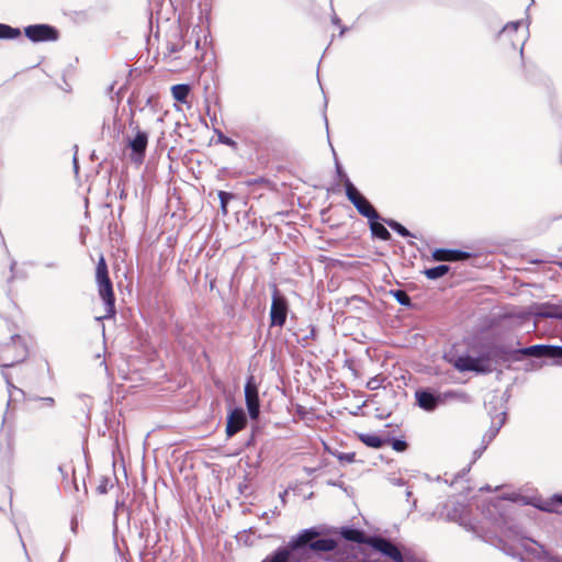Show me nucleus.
I'll return each instance as SVG.
<instances>
[{
  "instance_id": "1",
  "label": "nucleus",
  "mask_w": 562,
  "mask_h": 562,
  "mask_svg": "<svg viewBox=\"0 0 562 562\" xmlns=\"http://www.w3.org/2000/svg\"><path fill=\"white\" fill-rule=\"evenodd\" d=\"M317 527L303 529L286 546L279 547L261 562H316L323 553L338 548L337 540L321 537Z\"/></svg>"
},
{
  "instance_id": "2",
  "label": "nucleus",
  "mask_w": 562,
  "mask_h": 562,
  "mask_svg": "<svg viewBox=\"0 0 562 562\" xmlns=\"http://www.w3.org/2000/svg\"><path fill=\"white\" fill-rule=\"evenodd\" d=\"M95 281L98 284V292L104 303L105 314L98 319L113 318L116 314L115 295L113 292V284L109 277L108 265L103 256L100 257L95 269Z\"/></svg>"
},
{
  "instance_id": "3",
  "label": "nucleus",
  "mask_w": 562,
  "mask_h": 562,
  "mask_svg": "<svg viewBox=\"0 0 562 562\" xmlns=\"http://www.w3.org/2000/svg\"><path fill=\"white\" fill-rule=\"evenodd\" d=\"M29 356L26 339L21 335H11L9 341L0 345V367L11 368L23 362Z\"/></svg>"
},
{
  "instance_id": "4",
  "label": "nucleus",
  "mask_w": 562,
  "mask_h": 562,
  "mask_svg": "<svg viewBox=\"0 0 562 562\" xmlns=\"http://www.w3.org/2000/svg\"><path fill=\"white\" fill-rule=\"evenodd\" d=\"M345 192L347 199L356 207L358 213L369 220H382L380 213L375 210L372 203L358 190V188L350 181V178H345Z\"/></svg>"
},
{
  "instance_id": "5",
  "label": "nucleus",
  "mask_w": 562,
  "mask_h": 562,
  "mask_svg": "<svg viewBox=\"0 0 562 562\" xmlns=\"http://www.w3.org/2000/svg\"><path fill=\"white\" fill-rule=\"evenodd\" d=\"M503 550L513 557L526 553L537 562H562V560L549 555L541 544L528 538L520 539L516 547L504 546Z\"/></svg>"
},
{
  "instance_id": "6",
  "label": "nucleus",
  "mask_w": 562,
  "mask_h": 562,
  "mask_svg": "<svg viewBox=\"0 0 562 562\" xmlns=\"http://www.w3.org/2000/svg\"><path fill=\"white\" fill-rule=\"evenodd\" d=\"M130 127L133 131L132 136L126 137V148L131 150L130 158L133 162L143 164L148 145V133L142 131L134 121L130 122Z\"/></svg>"
},
{
  "instance_id": "7",
  "label": "nucleus",
  "mask_w": 562,
  "mask_h": 562,
  "mask_svg": "<svg viewBox=\"0 0 562 562\" xmlns=\"http://www.w3.org/2000/svg\"><path fill=\"white\" fill-rule=\"evenodd\" d=\"M453 367L460 372H474L476 374H487L494 371V366L487 362L484 351L479 356L461 355L454 362Z\"/></svg>"
},
{
  "instance_id": "8",
  "label": "nucleus",
  "mask_w": 562,
  "mask_h": 562,
  "mask_svg": "<svg viewBox=\"0 0 562 562\" xmlns=\"http://www.w3.org/2000/svg\"><path fill=\"white\" fill-rule=\"evenodd\" d=\"M456 396L457 392L454 391H448L441 394L430 387L418 389L415 392V400L417 405L426 412H434L439 405L445 403L446 398H452Z\"/></svg>"
},
{
  "instance_id": "9",
  "label": "nucleus",
  "mask_w": 562,
  "mask_h": 562,
  "mask_svg": "<svg viewBox=\"0 0 562 562\" xmlns=\"http://www.w3.org/2000/svg\"><path fill=\"white\" fill-rule=\"evenodd\" d=\"M289 313L288 300L273 285L272 302L270 307V326L283 327Z\"/></svg>"
},
{
  "instance_id": "10",
  "label": "nucleus",
  "mask_w": 562,
  "mask_h": 562,
  "mask_svg": "<svg viewBox=\"0 0 562 562\" xmlns=\"http://www.w3.org/2000/svg\"><path fill=\"white\" fill-rule=\"evenodd\" d=\"M526 357L551 360L552 364L562 366V346L533 345L520 350Z\"/></svg>"
},
{
  "instance_id": "11",
  "label": "nucleus",
  "mask_w": 562,
  "mask_h": 562,
  "mask_svg": "<svg viewBox=\"0 0 562 562\" xmlns=\"http://www.w3.org/2000/svg\"><path fill=\"white\" fill-rule=\"evenodd\" d=\"M519 349H512L505 345H491L486 347L483 351L485 357L487 358V362L495 363L499 362H508V361H517L520 359V356L526 357Z\"/></svg>"
},
{
  "instance_id": "12",
  "label": "nucleus",
  "mask_w": 562,
  "mask_h": 562,
  "mask_svg": "<svg viewBox=\"0 0 562 562\" xmlns=\"http://www.w3.org/2000/svg\"><path fill=\"white\" fill-rule=\"evenodd\" d=\"M25 36L33 43L55 42L58 40V30L49 24H32L24 29Z\"/></svg>"
},
{
  "instance_id": "13",
  "label": "nucleus",
  "mask_w": 562,
  "mask_h": 562,
  "mask_svg": "<svg viewBox=\"0 0 562 562\" xmlns=\"http://www.w3.org/2000/svg\"><path fill=\"white\" fill-rule=\"evenodd\" d=\"M245 401L250 419L256 420L260 414V400L255 378L250 375L244 387Z\"/></svg>"
},
{
  "instance_id": "14",
  "label": "nucleus",
  "mask_w": 562,
  "mask_h": 562,
  "mask_svg": "<svg viewBox=\"0 0 562 562\" xmlns=\"http://www.w3.org/2000/svg\"><path fill=\"white\" fill-rule=\"evenodd\" d=\"M368 546L392 559L394 562H404V558L400 549L386 538L381 536H371Z\"/></svg>"
},
{
  "instance_id": "15",
  "label": "nucleus",
  "mask_w": 562,
  "mask_h": 562,
  "mask_svg": "<svg viewBox=\"0 0 562 562\" xmlns=\"http://www.w3.org/2000/svg\"><path fill=\"white\" fill-rule=\"evenodd\" d=\"M247 425V416L245 411L241 407H235L231 409V412L227 415V422H226V436L228 438H232L235 436L238 431L244 429Z\"/></svg>"
},
{
  "instance_id": "16",
  "label": "nucleus",
  "mask_w": 562,
  "mask_h": 562,
  "mask_svg": "<svg viewBox=\"0 0 562 562\" xmlns=\"http://www.w3.org/2000/svg\"><path fill=\"white\" fill-rule=\"evenodd\" d=\"M431 256L435 261L456 262L468 260L471 257V254L459 249L437 248L432 251Z\"/></svg>"
},
{
  "instance_id": "17",
  "label": "nucleus",
  "mask_w": 562,
  "mask_h": 562,
  "mask_svg": "<svg viewBox=\"0 0 562 562\" xmlns=\"http://www.w3.org/2000/svg\"><path fill=\"white\" fill-rule=\"evenodd\" d=\"M339 535L344 540L359 544H368L371 538L363 530L355 527H341Z\"/></svg>"
},
{
  "instance_id": "18",
  "label": "nucleus",
  "mask_w": 562,
  "mask_h": 562,
  "mask_svg": "<svg viewBox=\"0 0 562 562\" xmlns=\"http://www.w3.org/2000/svg\"><path fill=\"white\" fill-rule=\"evenodd\" d=\"M531 504L542 512H557L562 506V494H554L549 499L535 498L532 502H525Z\"/></svg>"
},
{
  "instance_id": "19",
  "label": "nucleus",
  "mask_w": 562,
  "mask_h": 562,
  "mask_svg": "<svg viewBox=\"0 0 562 562\" xmlns=\"http://www.w3.org/2000/svg\"><path fill=\"white\" fill-rule=\"evenodd\" d=\"M383 217L382 220H369L368 223L373 238L387 241L391 239L392 236L391 233L385 227L386 224L383 223Z\"/></svg>"
},
{
  "instance_id": "20",
  "label": "nucleus",
  "mask_w": 562,
  "mask_h": 562,
  "mask_svg": "<svg viewBox=\"0 0 562 562\" xmlns=\"http://www.w3.org/2000/svg\"><path fill=\"white\" fill-rule=\"evenodd\" d=\"M536 316L541 318L561 319V306L554 304H542L537 307Z\"/></svg>"
},
{
  "instance_id": "21",
  "label": "nucleus",
  "mask_w": 562,
  "mask_h": 562,
  "mask_svg": "<svg viewBox=\"0 0 562 562\" xmlns=\"http://www.w3.org/2000/svg\"><path fill=\"white\" fill-rule=\"evenodd\" d=\"M359 439L367 447L374 448V449H380L385 443H389V439L382 438L374 434H360Z\"/></svg>"
},
{
  "instance_id": "22",
  "label": "nucleus",
  "mask_w": 562,
  "mask_h": 562,
  "mask_svg": "<svg viewBox=\"0 0 562 562\" xmlns=\"http://www.w3.org/2000/svg\"><path fill=\"white\" fill-rule=\"evenodd\" d=\"M175 37L177 38V42H168L167 44V50L168 53L176 54L178 52L186 50L189 53L191 48V41H184L181 38L180 34H175Z\"/></svg>"
},
{
  "instance_id": "23",
  "label": "nucleus",
  "mask_w": 562,
  "mask_h": 562,
  "mask_svg": "<svg viewBox=\"0 0 562 562\" xmlns=\"http://www.w3.org/2000/svg\"><path fill=\"white\" fill-rule=\"evenodd\" d=\"M190 86L186 83H179L171 87V93L176 101L186 103L190 93Z\"/></svg>"
},
{
  "instance_id": "24",
  "label": "nucleus",
  "mask_w": 562,
  "mask_h": 562,
  "mask_svg": "<svg viewBox=\"0 0 562 562\" xmlns=\"http://www.w3.org/2000/svg\"><path fill=\"white\" fill-rule=\"evenodd\" d=\"M450 271V266L448 265H439L432 268H427L424 270V274L429 280H437L445 277Z\"/></svg>"
},
{
  "instance_id": "25",
  "label": "nucleus",
  "mask_w": 562,
  "mask_h": 562,
  "mask_svg": "<svg viewBox=\"0 0 562 562\" xmlns=\"http://www.w3.org/2000/svg\"><path fill=\"white\" fill-rule=\"evenodd\" d=\"M505 413H502L503 418L501 419L497 426H492L482 437V443L488 447V445L493 441V439L497 436L499 429L505 423Z\"/></svg>"
},
{
  "instance_id": "26",
  "label": "nucleus",
  "mask_w": 562,
  "mask_h": 562,
  "mask_svg": "<svg viewBox=\"0 0 562 562\" xmlns=\"http://www.w3.org/2000/svg\"><path fill=\"white\" fill-rule=\"evenodd\" d=\"M21 36V31L18 27H12L8 24L0 23V38L14 40Z\"/></svg>"
},
{
  "instance_id": "27",
  "label": "nucleus",
  "mask_w": 562,
  "mask_h": 562,
  "mask_svg": "<svg viewBox=\"0 0 562 562\" xmlns=\"http://www.w3.org/2000/svg\"><path fill=\"white\" fill-rule=\"evenodd\" d=\"M383 223H385L391 229H393L402 237H415L414 234H412L405 226L395 220H383Z\"/></svg>"
},
{
  "instance_id": "28",
  "label": "nucleus",
  "mask_w": 562,
  "mask_h": 562,
  "mask_svg": "<svg viewBox=\"0 0 562 562\" xmlns=\"http://www.w3.org/2000/svg\"><path fill=\"white\" fill-rule=\"evenodd\" d=\"M234 198H235V194L232 193V192L218 191V199H220V203H221V210H222V213L224 215H226L228 213L227 204Z\"/></svg>"
},
{
  "instance_id": "29",
  "label": "nucleus",
  "mask_w": 562,
  "mask_h": 562,
  "mask_svg": "<svg viewBox=\"0 0 562 562\" xmlns=\"http://www.w3.org/2000/svg\"><path fill=\"white\" fill-rule=\"evenodd\" d=\"M124 178H109V189L113 190V186L115 184L116 189L120 190V199H123L126 196L125 190H124Z\"/></svg>"
},
{
  "instance_id": "30",
  "label": "nucleus",
  "mask_w": 562,
  "mask_h": 562,
  "mask_svg": "<svg viewBox=\"0 0 562 562\" xmlns=\"http://www.w3.org/2000/svg\"><path fill=\"white\" fill-rule=\"evenodd\" d=\"M392 448L397 452H404L408 448V443L404 439L387 438Z\"/></svg>"
},
{
  "instance_id": "31",
  "label": "nucleus",
  "mask_w": 562,
  "mask_h": 562,
  "mask_svg": "<svg viewBox=\"0 0 562 562\" xmlns=\"http://www.w3.org/2000/svg\"><path fill=\"white\" fill-rule=\"evenodd\" d=\"M521 25V21H513V22H508L503 29L502 31L498 33V35H503V34H512V33H516L518 27Z\"/></svg>"
},
{
  "instance_id": "32",
  "label": "nucleus",
  "mask_w": 562,
  "mask_h": 562,
  "mask_svg": "<svg viewBox=\"0 0 562 562\" xmlns=\"http://www.w3.org/2000/svg\"><path fill=\"white\" fill-rule=\"evenodd\" d=\"M394 297L401 305L408 306L411 304V297L404 291L397 290L394 292Z\"/></svg>"
},
{
  "instance_id": "33",
  "label": "nucleus",
  "mask_w": 562,
  "mask_h": 562,
  "mask_svg": "<svg viewBox=\"0 0 562 562\" xmlns=\"http://www.w3.org/2000/svg\"><path fill=\"white\" fill-rule=\"evenodd\" d=\"M334 456H336L339 461L348 463L353 462L356 458L355 452H336Z\"/></svg>"
},
{
  "instance_id": "34",
  "label": "nucleus",
  "mask_w": 562,
  "mask_h": 562,
  "mask_svg": "<svg viewBox=\"0 0 562 562\" xmlns=\"http://www.w3.org/2000/svg\"><path fill=\"white\" fill-rule=\"evenodd\" d=\"M486 448H487V447H486L485 445L481 443V446H480L477 449H475V450L473 451V459H472V461H471V463H470V464L475 463V462H476V460L481 458V456H482V454H483V452L486 450ZM469 467H471V465H469ZM469 470H470V468H468V469H463V471H462V472H463V474H464L467 471H469Z\"/></svg>"
},
{
  "instance_id": "35",
  "label": "nucleus",
  "mask_w": 562,
  "mask_h": 562,
  "mask_svg": "<svg viewBox=\"0 0 562 562\" xmlns=\"http://www.w3.org/2000/svg\"><path fill=\"white\" fill-rule=\"evenodd\" d=\"M268 184H269V179L268 178H263V177L252 178L251 180L247 181V186L248 187H251V186H268Z\"/></svg>"
},
{
  "instance_id": "36",
  "label": "nucleus",
  "mask_w": 562,
  "mask_h": 562,
  "mask_svg": "<svg viewBox=\"0 0 562 562\" xmlns=\"http://www.w3.org/2000/svg\"><path fill=\"white\" fill-rule=\"evenodd\" d=\"M16 261L12 260L10 265V277L8 278V282L11 283L16 278H24V274H19L15 271Z\"/></svg>"
},
{
  "instance_id": "37",
  "label": "nucleus",
  "mask_w": 562,
  "mask_h": 562,
  "mask_svg": "<svg viewBox=\"0 0 562 562\" xmlns=\"http://www.w3.org/2000/svg\"><path fill=\"white\" fill-rule=\"evenodd\" d=\"M2 374H3L4 379H5V382H7V385H8L9 391H11V389H13V390H15V391H19L20 393H23V391H22V390H20V389H18V387H15V386L12 384V382L10 381L9 375H8L7 373H2Z\"/></svg>"
},
{
  "instance_id": "38",
  "label": "nucleus",
  "mask_w": 562,
  "mask_h": 562,
  "mask_svg": "<svg viewBox=\"0 0 562 562\" xmlns=\"http://www.w3.org/2000/svg\"><path fill=\"white\" fill-rule=\"evenodd\" d=\"M220 140H221V143H223L225 145H229V146L235 145V142L232 138L224 136L223 134L220 135Z\"/></svg>"
},
{
  "instance_id": "39",
  "label": "nucleus",
  "mask_w": 562,
  "mask_h": 562,
  "mask_svg": "<svg viewBox=\"0 0 562 562\" xmlns=\"http://www.w3.org/2000/svg\"><path fill=\"white\" fill-rule=\"evenodd\" d=\"M367 386H368L370 390H372V391H373V390H376V389L379 387V381H378V379H376V378L371 379V380L368 382Z\"/></svg>"
},
{
  "instance_id": "40",
  "label": "nucleus",
  "mask_w": 562,
  "mask_h": 562,
  "mask_svg": "<svg viewBox=\"0 0 562 562\" xmlns=\"http://www.w3.org/2000/svg\"><path fill=\"white\" fill-rule=\"evenodd\" d=\"M40 400L42 402H44V404L47 405V406H54V404H55V400L53 397H50V396L40 397Z\"/></svg>"
},
{
  "instance_id": "41",
  "label": "nucleus",
  "mask_w": 562,
  "mask_h": 562,
  "mask_svg": "<svg viewBox=\"0 0 562 562\" xmlns=\"http://www.w3.org/2000/svg\"><path fill=\"white\" fill-rule=\"evenodd\" d=\"M336 173H337L336 176H347V175L344 172V170H342L341 166H340L337 161H336Z\"/></svg>"
},
{
  "instance_id": "42",
  "label": "nucleus",
  "mask_w": 562,
  "mask_h": 562,
  "mask_svg": "<svg viewBox=\"0 0 562 562\" xmlns=\"http://www.w3.org/2000/svg\"><path fill=\"white\" fill-rule=\"evenodd\" d=\"M58 472L61 474L63 479H67L68 473H67V471L65 470V467H64V465H58Z\"/></svg>"
},
{
  "instance_id": "43",
  "label": "nucleus",
  "mask_w": 562,
  "mask_h": 562,
  "mask_svg": "<svg viewBox=\"0 0 562 562\" xmlns=\"http://www.w3.org/2000/svg\"><path fill=\"white\" fill-rule=\"evenodd\" d=\"M315 333H316L315 328H314V327H311L310 334H308V335H306V336L303 338V340H306V339H308V338H314V337H315Z\"/></svg>"
},
{
  "instance_id": "44",
  "label": "nucleus",
  "mask_w": 562,
  "mask_h": 562,
  "mask_svg": "<svg viewBox=\"0 0 562 562\" xmlns=\"http://www.w3.org/2000/svg\"><path fill=\"white\" fill-rule=\"evenodd\" d=\"M98 491H99L101 494L106 493V483H104V484H100V485L98 486Z\"/></svg>"
},
{
  "instance_id": "45",
  "label": "nucleus",
  "mask_w": 562,
  "mask_h": 562,
  "mask_svg": "<svg viewBox=\"0 0 562 562\" xmlns=\"http://www.w3.org/2000/svg\"><path fill=\"white\" fill-rule=\"evenodd\" d=\"M77 526H78L77 521H76L75 519H72V520H71V531H72V532H76V531H77Z\"/></svg>"
},
{
  "instance_id": "46",
  "label": "nucleus",
  "mask_w": 562,
  "mask_h": 562,
  "mask_svg": "<svg viewBox=\"0 0 562 562\" xmlns=\"http://www.w3.org/2000/svg\"><path fill=\"white\" fill-rule=\"evenodd\" d=\"M331 22L335 24V25H339L340 24V19L337 16V15H334L333 19H331Z\"/></svg>"
},
{
  "instance_id": "47",
  "label": "nucleus",
  "mask_w": 562,
  "mask_h": 562,
  "mask_svg": "<svg viewBox=\"0 0 562 562\" xmlns=\"http://www.w3.org/2000/svg\"><path fill=\"white\" fill-rule=\"evenodd\" d=\"M78 169H79V167H78V162H77V157L74 156V170L76 173H78Z\"/></svg>"
},
{
  "instance_id": "48",
  "label": "nucleus",
  "mask_w": 562,
  "mask_h": 562,
  "mask_svg": "<svg viewBox=\"0 0 562 562\" xmlns=\"http://www.w3.org/2000/svg\"><path fill=\"white\" fill-rule=\"evenodd\" d=\"M254 441H255V436L251 435L250 439L246 442V446H251L254 445Z\"/></svg>"
},
{
  "instance_id": "49",
  "label": "nucleus",
  "mask_w": 562,
  "mask_h": 562,
  "mask_svg": "<svg viewBox=\"0 0 562 562\" xmlns=\"http://www.w3.org/2000/svg\"><path fill=\"white\" fill-rule=\"evenodd\" d=\"M45 267H47V268H55L56 263L55 262H48V263L45 265Z\"/></svg>"
},
{
  "instance_id": "50",
  "label": "nucleus",
  "mask_w": 562,
  "mask_h": 562,
  "mask_svg": "<svg viewBox=\"0 0 562 562\" xmlns=\"http://www.w3.org/2000/svg\"><path fill=\"white\" fill-rule=\"evenodd\" d=\"M200 46V40L199 38H195L194 41V47L198 49Z\"/></svg>"
},
{
  "instance_id": "51",
  "label": "nucleus",
  "mask_w": 562,
  "mask_h": 562,
  "mask_svg": "<svg viewBox=\"0 0 562 562\" xmlns=\"http://www.w3.org/2000/svg\"><path fill=\"white\" fill-rule=\"evenodd\" d=\"M66 551H67V548H66V549L64 550V552L61 553L59 562H63V560H64V558H65V554H66Z\"/></svg>"
},
{
  "instance_id": "52",
  "label": "nucleus",
  "mask_w": 562,
  "mask_h": 562,
  "mask_svg": "<svg viewBox=\"0 0 562 562\" xmlns=\"http://www.w3.org/2000/svg\"><path fill=\"white\" fill-rule=\"evenodd\" d=\"M9 452H10V456L12 457V454H13V447H12L11 443H9Z\"/></svg>"
},
{
  "instance_id": "53",
  "label": "nucleus",
  "mask_w": 562,
  "mask_h": 562,
  "mask_svg": "<svg viewBox=\"0 0 562 562\" xmlns=\"http://www.w3.org/2000/svg\"><path fill=\"white\" fill-rule=\"evenodd\" d=\"M22 547H23V549H24V551H25V554H26L27 559L30 560V557H29L27 551H26L25 543H24L23 541H22Z\"/></svg>"
},
{
  "instance_id": "54",
  "label": "nucleus",
  "mask_w": 562,
  "mask_h": 562,
  "mask_svg": "<svg viewBox=\"0 0 562 562\" xmlns=\"http://www.w3.org/2000/svg\"><path fill=\"white\" fill-rule=\"evenodd\" d=\"M346 31H347V27H341L339 35L342 36Z\"/></svg>"
},
{
  "instance_id": "55",
  "label": "nucleus",
  "mask_w": 562,
  "mask_h": 562,
  "mask_svg": "<svg viewBox=\"0 0 562 562\" xmlns=\"http://www.w3.org/2000/svg\"><path fill=\"white\" fill-rule=\"evenodd\" d=\"M285 494H286V491H284L282 494H280V497H281L282 499H284Z\"/></svg>"
},
{
  "instance_id": "56",
  "label": "nucleus",
  "mask_w": 562,
  "mask_h": 562,
  "mask_svg": "<svg viewBox=\"0 0 562 562\" xmlns=\"http://www.w3.org/2000/svg\"><path fill=\"white\" fill-rule=\"evenodd\" d=\"M395 484H402V480L398 479L396 482H394Z\"/></svg>"
}]
</instances>
